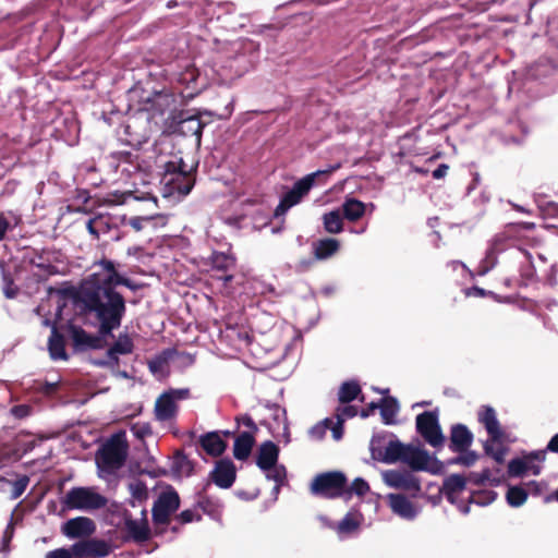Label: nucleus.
I'll return each instance as SVG.
<instances>
[{
    "label": "nucleus",
    "instance_id": "46",
    "mask_svg": "<svg viewBox=\"0 0 558 558\" xmlns=\"http://www.w3.org/2000/svg\"><path fill=\"white\" fill-rule=\"evenodd\" d=\"M131 490H132L133 495H135L137 498H142V496L145 494V489L141 483L132 484Z\"/></svg>",
    "mask_w": 558,
    "mask_h": 558
},
{
    "label": "nucleus",
    "instance_id": "54",
    "mask_svg": "<svg viewBox=\"0 0 558 558\" xmlns=\"http://www.w3.org/2000/svg\"><path fill=\"white\" fill-rule=\"evenodd\" d=\"M529 471H531L534 475H538L541 472V466L533 464V461H532V462H530Z\"/></svg>",
    "mask_w": 558,
    "mask_h": 558
},
{
    "label": "nucleus",
    "instance_id": "22",
    "mask_svg": "<svg viewBox=\"0 0 558 558\" xmlns=\"http://www.w3.org/2000/svg\"><path fill=\"white\" fill-rule=\"evenodd\" d=\"M203 449L213 457L222 454L227 448V442L222 436L217 433H208L201 438Z\"/></svg>",
    "mask_w": 558,
    "mask_h": 558
},
{
    "label": "nucleus",
    "instance_id": "48",
    "mask_svg": "<svg viewBox=\"0 0 558 558\" xmlns=\"http://www.w3.org/2000/svg\"><path fill=\"white\" fill-rule=\"evenodd\" d=\"M342 423L338 421V424L332 427V437L335 440H339L342 437Z\"/></svg>",
    "mask_w": 558,
    "mask_h": 558
},
{
    "label": "nucleus",
    "instance_id": "6",
    "mask_svg": "<svg viewBox=\"0 0 558 558\" xmlns=\"http://www.w3.org/2000/svg\"><path fill=\"white\" fill-rule=\"evenodd\" d=\"M162 196L182 198L190 193L194 185V179L191 173L185 170L171 171L167 170V173L162 179Z\"/></svg>",
    "mask_w": 558,
    "mask_h": 558
},
{
    "label": "nucleus",
    "instance_id": "25",
    "mask_svg": "<svg viewBox=\"0 0 558 558\" xmlns=\"http://www.w3.org/2000/svg\"><path fill=\"white\" fill-rule=\"evenodd\" d=\"M473 440L471 432L464 425H457L451 430V445L454 450L466 449Z\"/></svg>",
    "mask_w": 558,
    "mask_h": 558
},
{
    "label": "nucleus",
    "instance_id": "29",
    "mask_svg": "<svg viewBox=\"0 0 558 558\" xmlns=\"http://www.w3.org/2000/svg\"><path fill=\"white\" fill-rule=\"evenodd\" d=\"M71 336L74 344L80 349H95L99 347V340L97 338L88 336L83 329L72 327Z\"/></svg>",
    "mask_w": 558,
    "mask_h": 558
},
{
    "label": "nucleus",
    "instance_id": "15",
    "mask_svg": "<svg viewBox=\"0 0 558 558\" xmlns=\"http://www.w3.org/2000/svg\"><path fill=\"white\" fill-rule=\"evenodd\" d=\"M61 530L69 538H81L93 534L95 532V524L88 518L78 517L66 521Z\"/></svg>",
    "mask_w": 558,
    "mask_h": 558
},
{
    "label": "nucleus",
    "instance_id": "19",
    "mask_svg": "<svg viewBox=\"0 0 558 558\" xmlns=\"http://www.w3.org/2000/svg\"><path fill=\"white\" fill-rule=\"evenodd\" d=\"M478 420L493 439H502L507 434L500 428L496 412L492 408H483L478 412Z\"/></svg>",
    "mask_w": 558,
    "mask_h": 558
},
{
    "label": "nucleus",
    "instance_id": "57",
    "mask_svg": "<svg viewBox=\"0 0 558 558\" xmlns=\"http://www.w3.org/2000/svg\"><path fill=\"white\" fill-rule=\"evenodd\" d=\"M366 205H367V210H369V211L374 210V208H375L374 204L371 203V204H366Z\"/></svg>",
    "mask_w": 558,
    "mask_h": 558
},
{
    "label": "nucleus",
    "instance_id": "45",
    "mask_svg": "<svg viewBox=\"0 0 558 558\" xmlns=\"http://www.w3.org/2000/svg\"><path fill=\"white\" fill-rule=\"evenodd\" d=\"M27 483H28L27 478H22L19 482H16V484H15V497L20 496L24 492V489L27 486Z\"/></svg>",
    "mask_w": 558,
    "mask_h": 558
},
{
    "label": "nucleus",
    "instance_id": "2",
    "mask_svg": "<svg viewBox=\"0 0 558 558\" xmlns=\"http://www.w3.org/2000/svg\"><path fill=\"white\" fill-rule=\"evenodd\" d=\"M126 442L122 436H114L107 441L96 456L98 474L106 478L118 470L126 456Z\"/></svg>",
    "mask_w": 558,
    "mask_h": 558
},
{
    "label": "nucleus",
    "instance_id": "30",
    "mask_svg": "<svg viewBox=\"0 0 558 558\" xmlns=\"http://www.w3.org/2000/svg\"><path fill=\"white\" fill-rule=\"evenodd\" d=\"M324 228L328 233L338 234L343 230V218L338 210H331L323 216Z\"/></svg>",
    "mask_w": 558,
    "mask_h": 558
},
{
    "label": "nucleus",
    "instance_id": "16",
    "mask_svg": "<svg viewBox=\"0 0 558 558\" xmlns=\"http://www.w3.org/2000/svg\"><path fill=\"white\" fill-rule=\"evenodd\" d=\"M214 483L221 488H229L235 480V468L230 460H220L211 472Z\"/></svg>",
    "mask_w": 558,
    "mask_h": 558
},
{
    "label": "nucleus",
    "instance_id": "14",
    "mask_svg": "<svg viewBox=\"0 0 558 558\" xmlns=\"http://www.w3.org/2000/svg\"><path fill=\"white\" fill-rule=\"evenodd\" d=\"M387 501L391 511L403 520L412 521L421 511L418 506L401 494H389Z\"/></svg>",
    "mask_w": 558,
    "mask_h": 558
},
{
    "label": "nucleus",
    "instance_id": "3",
    "mask_svg": "<svg viewBox=\"0 0 558 558\" xmlns=\"http://www.w3.org/2000/svg\"><path fill=\"white\" fill-rule=\"evenodd\" d=\"M339 167H340L339 165H335V166L329 167L326 170H318L316 172L305 175L304 178H302L301 180L295 182L293 187L280 201L279 205L276 208L275 214L277 216L283 215L291 207L298 205L302 201V198L310 192V190L312 189V186L315 183V180L318 177L325 175V174L328 175V174L332 173L333 171H336Z\"/></svg>",
    "mask_w": 558,
    "mask_h": 558
},
{
    "label": "nucleus",
    "instance_id": "38",
    "mask_svg": "<svg viewBox=\"0 0 558 558\" xmlns=\"http://www.w3.org/2000/svg\"><path fill=\"white\" fill-rule=\"evenodd\" d=\"M181 129L183 132H190L194 134L197 140H199L203 125L197 118L191 117L182 121Z\"/></svg>",
    "mask_w": 558,
    "mask_h": 558
},
{
    "label": "nucleus",
    "instance_id": "52",
    "mask_svg": "<svg viewBox=\"0 0 558 558\" xmlns=\"http://www.w3.org/2000/svg\"><path fill=\"white\" fill-rule=\"evenodd\" d=\"M547 448L553 452H558V434L550 439Z\"/></svg>",
    "mask_w": 558,
    "mask_h": 558
},
{
    "label": "nucleus",
    "instance_id": "18",
    "mask_svg": "<svg viewBox=\"0 0 558 558\" xmlns=\"http://www.w3.org/2000/svg\"><path fill=\"white\" fill-rule=\"evenodd\" d=\"M444 493L450 502L457 504L466 493L465 478L457 474L447 477L444 483Z\"/></svg>",
    "mask_w": 558,
    "mask_h": 558
},
{
    "label": "nucleus",
    "instance_id": "33",
    "mask_svg": "<svg viewBox=\"0 0 558 558\" xmlns=\"http://www.w3.org/2000/svg\"><path fill=\"white\" fill-rule=\"evenodd\" d=\"M104 275L102 278L98 280V282L104 281L108 286H117V284H126V281L123 280L113 269V265L110 262H104Z\"/></svg>",
    "mask_w": 558,
    "mask_h": 558
},
{
    "label": "nucleus",
    "instance_id": "50",
    "mask_svg": "<svg viewBox=\"0 0 558 558\" xmlns=\"http://www.w3.org/2000/svg\"><path fill=\"white\" fill-rule=\"evenodd\" d=\"M9 222L3 218L0 217V240H2L8 231Z\"/></svg>",
    "mask_w": 558,
    "mask_h": 558
},
{
    "label": "nucleus",
    "instance_id": "21",
    "mask_svg": "<svg viewBox=\"0 0 558 558\" xmlns=\"http://www.w3.org/2000/svg\"><path fill=\"white\" fill-rule=\"evenodd\" d=\"M545 454L544 452H534L530 453L523 458L513 459L509 462L508 473L510 476H521L530 469V462L534 460L544 461Z\"/></svg>",
    "mask_w": 558,
    "mask_h": 558
},
{
    "label": "nucleus",
    "instance_id": "1",
    "mask_svg": "<svg viewBox=\"0 0 558 558\" xmlns=\"http://www.w3.org/2000/svg\"><path fill=\"white\" fill-rule=\"evenodd\" d=\"M88 300H93L90 308L100 322L102 335L110 333L111 330L120 326L124 302L118 293L106 288H98Z\"/></svg>",
    "mask_w": 558,
    "mask_h": 558
},
{
    "label": "nucleus",
    "instance_id": "41",
    "mask_svg": "<svg viewBox=\"0 0 558 558\" xmlns=\"http://www.w3.org/2000/svg\"><path fill=\"white\" fill-rule=\"evenodd\" d=\"M75 555L73 553V546L70 549L66 548H58L47 553L45 558H73Z\"/></svg>",
    "mask_w": 558,
    "mask_h": 558
},
{
    "label": "nucleus",
    "instance_id": "17",
    "mask_svg": "<svg viewBox=\"0 0 558 558\" xmlns=\"http://www.w3.org/2000/svg\"><path fill=\"white\" fill-rule=\"evenodd\" d=\"M109 546L107 543L101 541H87L80 542L73 545V553L75 557H104L109 554Z\"/></svg>",
    "mask_w": 558,
    "mask_h": 558
},
{
    "label": "nucleus",
    "instance_id": "53",
    "mask_svg": "<svg viewBox=\"0 0 558 558\" xmlns=\"http://www.w3.org/2000/svg\"><path fill=\"white\" fill-rule=\"evenodd\" d=\"M240 422H241L243 425H245V426H247V427H250V428L254 426L253 421H252L250 417H247V416H244V417L240 418Z\"/></svg>",
    "mask_w": 558,
    "mask_h": 558
},
{
    "label": "nucleus",
    "instance_id": "49",
    "mask_svg": "<svg viewBox=\"0 0 558 558\" xmlns=\"http://www.w3.org/2000/svg\"><path fill=\"white\" fill-rule=\"evenodd\" d=\"M476 457L473 453L466 454L465 457H461L457 460V462L462 463L464 465H471L475 461Z\"/></svg>",
    "mask_w": 558,
    "mask_h": 558
},
{
    "label": "nucleus",
    "instance_id": "5",
    "mask_svg": "<svg viewBox=\"0 0 558 558\" xmlns=\"http://www.w3.org/2000/svg\"><path fill=\"white\" fill-rule=\"evenodd\" d=\"M408 446H403L399 440L387 439L384 436H374L371 440V453L373 459L395 463L404 459Z\"/></svg>",
    "mask_w": 558,
    "mask_h": 558
},
{
    "label": "nucleus",
    "instance_id": "24",
    "mask_svg": "<svg viewBox=\"0 0 558 558\" xmlns=\"http://www.w3.org/2000/svg\"><path fill=\"white\" fill-rule=\"evenodd\" d=\"M343 216L349 221L361 219L367 211V205L356 198H347L342 204Z\"/></svg>",
    "mask_w": 558,
    "mask_h": 558
},
{
    "label": "nucleus",
    "instance_id": "58",
    "mask_svg": "<svg viewBox=\"0 0 558 558\" xmlns=\"http://www.w3.org/2000/svg\"><path fill=\"white\" fill-rule=\"evenodd\" d=\"M149 367H150V371H151L153 373H155V372H156V369H157V367H156V365H155L154 363H150V364H149Z\"/></svg>",
    "mask_w": 558,
    "mask_h": 558
},
{
    "label": "nucleus",
    "instance_id": "12",
    "mask_svg": "<svg viewBox=\"0 0 558 558\" xmlns=\"http://www.w3.org/2000/svg\"><path fill=\"white\" fill-rule=\"evenodd\" d=\"M381 478L390 488L414 493L418 492L421 488L418 481L409 472L388 470L381 473Z\"/></svg>",
    "mask_w": 558,
    "mask_h": 558
},
{
    "label": "nucleus",
    "instance_id": "13",
    "mask_svg": "<svg viewBox=\"0 0 558 558\" xmlns=\"http://www.w3.org/2000/svg\"><path fill=\"white\" fill-rule=\"evenodd\" d=\"M185 396V390H172L162 393L155 404L156 417L160 421L173 417L177 412V400L183 399Z\"/></svg>",
    "mask_w": 558,
    "mask_h": 558
},
{
    "label": "nucleus",
    "instance_id": "39",
    "mask_svg": "<svg viewBox=\"0 0 558 558\" xmlns=\"http://www.w3.org/2000/svg\"><path fill=\"white\" fill-rule=\"evenodd\" d=\"M350 492L357 496H364L369 492V485L365 480L357 477L352 482Z\"/></svg>",
    "mask_w": 558,
    "mask_h": 558
},
{
    "label": "nucleus",
    "instance_id": "40",
    "mask_svg": "<svg viewBox=\"0 0 558 558\" xmlns=\"http://www.w3.org/2000/svg\"><path fill=\"white\" fill-rule=\"evenodd\" d=\"M356 414V410L352 405L344 404L337 411V418L340 422H344L349 417H353Z\"/></svg>",
    "mask_w": 558,
    "mask_h": 558
},
{
    "label": "nucleus",
    "instance_id": "51",
    "mask_svg": "<svg viewBox=\"0 0 558 558\" xmlns=\"http://www.w3.org/2000/svg\"><path fill=\"white\" fill-rule=\"evenodd\" d=\"M485 294V291L480 288H472L466 291L468 296H484Z\"/></svg>",
    "mask_w": 558,
    "mask_h": 558
},
{
    "label": "nucleus",
    "instance_id": "4",
    "mask_svg": "<svg viewBox=\"0 0 558 558\" xmlns=\"http://www.w3.org/2000/svg\"><path fill=\"white\" fill-rule=\"evenodd\" d=\"M279 448L267 441L263 444L258 450L257 465L266 474L268 480H272L277 483L276 492H278L279 485L286 480V468L278 464Z\"/></svg>",
    "mask_w": 558,
    "mask_h": 558
},
{
    "label": "nucleus",
    "instance_id": "20",
    "mask_svg": "<svg viewBox=\"0 0 558 558\" xmlns=\"http://www.w3.org/2000/svg\"><path fill=\"white\" fill-rule=\"evenodd\" d=\"M364 517L357 510L349 511L344 518L336 524L335 531L340 536H347L359 531L361 525L363 524Z\"/></svg>",
    "mask_w": 558,
    "mask_h": 558
},
{
    "label": "nucleus",
    "instance_id": "11",
    "mask_svg": "<svg viewBox=\"0 0 558 558\" xmlns=\"http://www.w3.org/2000/svg\"><path fill=\"white\" fill-rule=\"evenodd\" d=\"M180 505V499L178 494L171 489L167 488L162 492L155 502L153 509V515L156 522L165 523L169 515L174 512Z\"/></svg>",
    "mask_w": 558,
    "mask_h": 558
},
{
    "label": "nucleus",
    "instance_id": "8",
    "mask_svg": "<svg viewBox=\"0 0 558 558\" xmlns=\"http://www.w3.org/2000/svg\"><path fill=\"white\" fill-rule=\"evenodd\" d=\"M345 476L340 472L324 473L314 478L311 489L316 495L337 497L343 494Z\"/></svg>",
    "mask_w": 558,
    "mask_h": 558
},
{
    "label": "nucleus",
    "instance_id": "56",
    "mask_svg": "<svg viewBox=\"0 0 558 558\" xmlns=\"http://www.w3.org/2000/svg\"><path fill=\"white\" fill-rule=\"evenodd\" d=\"M459 509L463 513H468L469 512V507L468 506H459Z\"/></svg>",
    "mask_w": 558,
    "mask_h": 558
},
{
    "label": "nucleus",
    "instance_id": "28",
    "mask_svg": "<svg viewBox=\"0 0 558 558\" xmlns=\"http://www.w3.org/2000/svg\"><path fill=\"white\" fill-rule=\"evenodd\" d=\"M48 349L51 359L53 360H65L66 354L64 350V342L62 337L57 332V328L52 325L51 336L49 338Z\"/></svg>",
    "mask_w": 558,
    "mask_h": 558
},
{
    "label": "nucleus",
    "instance_id": "34",
    "mask_svg": "<svg viewBox=\"0 0 558 558\" xmlns=\"http://www.w3.org/2000/svg\"><path fill=\"white\" fill-rule=\"evenodd\" d=\"M398 403L395 399H385L380 404V412L386 424H391L398 411Z\"/></svg>",
    "mask_w": 558,
    "mask_h": 558
},
{
    "label": "nucleus",
    "instance_id": "35",
    "mask_svg": "<svg viewBox=\"0 0 558 558\" xmlns=\"http://www.w3.org/2000/svg\"><path fill=\"white\" fill-rule=\"evenodd\" d=\"M360 392V387L356 383H344L339 390V400L342 403H348L355 399Z\"/></svg>",
    "mask_w": 558,
    "mask_h": 558
},
{
    "label": "nucleus",
    "instance_id": "60",
    "mask_svg": "<svg viewBox=\"0 0 558 558\" xmlns=\"http://www.w3.org/2000/svg\"><path fill=\"white\" fill-rule=\"evenodd\" d=\"M88 288L87 287H83V291L84 292H87Z\"/></svg>",
    "mask_w": 558,
    "mask_h": 558
},
{
    "label": "nucleus",
    "instance_id": "37",
    "mask_svg": "<svg viewBox=\"0 0 558 558\" xmlns=\"http://www.w3.org/2000/svg\"><path fill=\"white\" fill-rule=\"evenodd\" d=\"M128 527L132 535L137 539H145L148 536V525L146 520H142L141 522L129 521Z\"/></svg>",
    "mask_w": 558,
    "mask_h": 558
},
{
    "label": "nucleus",
    "instance_id": "27",
    "mask_svg": "<svg viewBox=\"0 0 558 558\" xmlns=\"http://www.w3.org/2000/svg\"><path fill=\"white\" fill-rule=\"evenodd\" d=\"M254 445V437L250 433L241 434L234 441L233 453L239 460L246 459Z\"/></svg>",
    "mask_w": 558,
    "mask_h": 558
},
{
    "label": "nucleus",
    "instance_id": "10",
    "mask_svg": "<svg viewBox=\"0 0 558 558\" xmlns=\"http://www.w3.org/2000/svg\"><path fill=\"white\" fill-rule=\"evenodd\" d=\"M416 427L424 439L433 447H440L445 437L438 424V415L435 412H425L416 417Z\"/></svg>",
    "mask_w": 558,
    "mask_h": 558
},
{
    "label": "nucleus",
    "instance_id": "36",
    "mask_svg": "<svg viewBox=\"0 0 558 558\" xmlns=\"http://www.w3.org/2000/svg\"><path fill=\"white\" fill-rule=\"evenodd\" d=\"M133 349V342L131 338L126 335H122L119 337L113 348L110 350V355L114 354H128Z\"/></svg>",
    "mask_w": 558,
    "mask_h": 558
},
{
    "label": "nucleus",
    "instance_id": "59",
    "mask_svg": "<svg viewBox=\"0 0 558 558\" xmlns=\"http://www.w3.org/2000/svg\"><path fill=\"white\" fill-rule=\"evenodd\" d=\"M555 498H556V499H557V501H558V488H557V492H556V494H555Z\"/></svg>",
    "mask_w": 558,
    "mask_h": 558
},
{
    "label": "nucleus",
    "instance_id": "47",
    "mask_svg": "<svg viewBox=\"0 0 558 558\" xmlns=\"http://www.w3.org/2000/svg\"><path fill=\"white\" fill-rule=\"evenodd\" d=\"M180 519L184 523L192 522L195 519V513L191 510H185V511L181 512Z\"/></svg>",
    "mask_w": 558,
    "mask_h": 558
},
{
    "label": "nucleus",
    "instance_id": "23",
    "mask_svg": "<svg viewBox=\"0 0 558 558\" xmlns=\"http://www.w3.org/2000/svg\"><path fill=\"white\" fill-rule=\"evenodd\" d=\"M137 191L130 192H116L108 195L106 202L111 205H121L128 202L129 198L133 197L137 201H149V206L151 208H156V198L151 195L150 192H144L141 195H136Z\"/></svg>",
    "mask_w": 558,
    "mask_h": 558
},
{
    "label": "nucleus",
    "instance_id": "42",
    "mask_svg": "<svg viewBox=\"0 0 558 558\" xmlns=\"http://www.w3.org/2000/svg\"><path fill=\"white\" fill-rule=\"evenodd\" d=\"M153 217H154L153 215L133 217L129 220V223L133 229H135L136 231H140L143 228V223L146 221H149L150 219H153Z\"/></svg>",
    "mask_w": 558,
    "mask_h": 558
},
{
    "label": "nucleus",
    "instance_id": "43",
    "mask_svg": "<svg viewBox=\"0 0 558 558\" xmlns=\"http://www.w3.org/2000/svg\"><path fill=\"white\" fill-rule=\"evenodd\" d=\"M326 432V422L314 426L311 429V435L316 438H320Z\"/></svg>",
    "mask_w": 558,
    "mask_h": 558
},
{
    "label": "nucleus",
    "instance_id": "32",
    "mask_svg": "<svg viewBox=\"0 0 558 558\" xmlns=\"http://www.w3.org/2000/svg\"><path fill=\"white\" fill-rule=\"evenodd\" d=\"M506 499L511 507H521L527 499V492L520 486H510L507 490Z\"/></svg>",
    "mask_w": 558,
    "mask_h": 558
},
{
    "label": "nucleus",
    "instance_id": "44",
    "mask_svg": "<svg viewBox=\"0 0 558 558\" xmlns=\"http://www.w3.org/2000/svg\"><path fill=\"white\" fill-rule=\"evenodd\" d=\"M448 166L447 165H440L436 170L433 172V177L435 179H441L444 178L448 172Z\"/></svg>",
    "mask_w": 558,
    "mask_h": 558
},
{
    "label": "nucleus",
    "instance_id": "9",
    "mask_svg": "<svg viewBox=\"0 0 558 558\" xmlns=\"http://www.w3.org/2000/svg\"><path fill=\"white\" fill-rule=\"evenodd\" d=\"M403 461L414 470L440 474L445 470L441 461L430 456L426 450L416 447H407Z\"/></svg>",
    "mask_w": 558,
    "mask_h": 558
},
{
    "label": "nucleus",
    "instance_id": "26",
    "mask_svg": "<svg viewBox=\"0 0 558 558\" xmlns=\"http://www.w3.org/2000/svg\"><path fill=\"white\" fill-rule=\"evenodd\" d=\"M511 439L508 435H506L502 439H493L485 444V449L488 454H490L497 462H502L507 454V448L504 446V442H511Z\"/></svg>",
    "mask_w": 558,
    "mask_h": 558
},
{
    "label": "nucleus",
    "instance_id": "55",
    "mask_svg": "<svg viewBox=\"0 0 558 558\" xmlns=\"http://www.w3.org/2000/svg\"><path fill=\"white\" fill-rule=\"evenodd\" d=\"M4 293L8 298H13L14 296V291L10 288V287H5L4 288Z\"/></svg>",
    "mask_w": 558,
    "mask_h": 558
},
{
    "label": "nucleus",
    "instance_id": "31",
    "mask_svg": "<svg viewBox=\"0 0 558 558\" xmlns=\"http://www.w3.org/2000/svg\"><path fill=\"white\" fill-rule=\"evenodd\" d=\"M340 247V243L336 239H324L315 245V256L318 259H325L333 255Z\"/></svg>",
    "mask_w": 558,
    "mask_h": 558
},
{
    "label": "nucleus",
    "instance_id": "7",
    "mask_svg": "<svg viewBox=\"0 0 558 558\" xmlns=\"http://www.w3.org/2000/svg\"><path fill=\"white\" fill-rule=\"evenodd\" d=\"M106 499L92 488L77 487L65 496V505L70 509L93 510L102 507Z\"/></svg>",
    "mask_w": 558,
    "mask_h": 558
}]
</instances>
